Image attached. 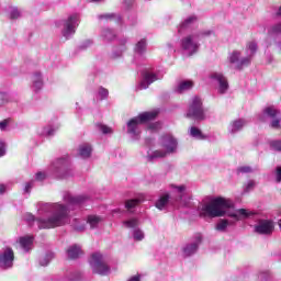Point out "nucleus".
<instances>
[{"label":"nucleus","mask_w":281,"mask_h":281,"mask_svg":"<svg viewBox=\"0 0 281 281\" xmlns=\"http://www.w3.org/2000/svg\"><path fill=\"white\" fill-rule=\"evenodd\" d=\"M66 204L60 202H40L37 203V214L40 216H47L46 218H36L32 213H25L23 220L27 225L33 226L37 223L40 229H56V227H63L69 223L71 211L82 207L89 198L85 195H71L66 192L63 195Z\"/></svg>","instance_id":"nucleus-1"},{"label":"nucleus","mask_w":281,"mask_h":281,"mask_svg":"<svg viewBox=\"0 0 281 281\" xmlns=\"http://www.w3.org/2000/svg\"><path fill=\"white\" fill-rule=\"evenodd\" d=\"M198 212L201 218H218L228 216L231 220H220L215 225L216 232L225 233L229 225H235L238 221H245L251 216V212L247 209H234V203L224 198H216L210 203L198 206Z\"/></svg>","instance_id":"nucleus-2"},{"label":"nucleus","mask_w":281,"mask_h":281,"mask_svg":"<svg viewBox=\"0 0 281 281\" xmlns=\"http://www.w3.org/2000/svg\"><path fill=\"white\" fill-rule=\"evenodd\" d=\"M170 188L173 190L175 195L171 198L168 193L161 195L155 204L157 210H166L169 203H176L178 207H188L190 205V195H188L186 186L171 184Z\"/></svg>","instance_id":"nucleus-3"},{"label":"nucleus","mask_w":281,"mask_h":281,"mask_svg":"<svg viewBox=\"0 0 281 281\" xmlns=\"http://www.w3.org/2000/svg\"><path fill=\"white\" fill-rule=\"evenodd\" d=\"M258 52V43L256 41H250L246 44L245 54L243 57L240 50H233L228 54V63L235 66V69L239 71L245 69V67H249L251 65V60H254V56H256Z\"/></svg>","instance_id":"nucleus-4"},{"label":"nucleus","mask_w":281,"mask_h":281,"mask_svg":"<svg viewBox=\"0 0 281 281\" xmlns=\"http://www.w3.org/2000/svg\"><path fill=\"white\" fill-rule=\"evenodd\" d=\"M212 34H214L212 30L192 32L181 38L180 47L188 56H194L201 47L200 41L206 38V36H212Z\"/></svg>","instance_id":"nucleus-5"},{"label":"nucleus","mask_w":281,"mask_h":281,"mask_svg":"<svg viewBox=\"0 0 281 281\" xmlns=\"http://www.w3.org/2000/svg\"><path fill=\"white\" fill-rule=\"evenodd\" d=\"M157 115H159V111L154 110L149 112H143L131 119L126 124L127 135H130L132 139H139V135H142V124L151 122V120H155Z\"/></svg>","instance_id":"nucleus-6"},{"label":"nucleus","mask_w":281,"mask_h":281,"mask_svg":"<svg viewBox=\"0 0 281 281\" xmlns=\"http://www.w3.org/2000/svg\"><path fill=\"white\" fill-rule=\"evenodd\" d=\"M160 146L165 148V150H156L148 155V161L162 159V157H166L167 155H175V153H177V148H179V142L175 136H172V134H165L160 137Z\"/></svg>","instance_id":"nucleus-7"},{"label":"nucleus","mask_w":281,"mask_h":281,"mask_svg":"<svg viewBox=\"0 0 281 281\" xmlns=\"http://www.w3.org/2000/svg\"><path fill=\"white\" fill-rule=\"evenodd\" d=\"M80 25V15L78 13L70 14L67 19L59 20L56 22V27L61 30V35L66 41H69L74 34H76V30Z\"/></svg>","instance_id":"nucleus-8"},{"label":"nucleus","mask_w":281,"mask_h":281,"mask_svg":"<svg viewBox=\"0 0 281 281\" xmlns=\"http://www.w3.org/2000/svg\"><path fill=\"white\" fill-rule=\"evenodd\" d=\"M257 119L259 120V122H267L268 120H271L270 128H280V110L276 109V106L273 105L265 108L262 112L257 115Z\"/></svg>","instance_id":"nucleus-9"},{"label":"nucleus","mask_w":281,"mask_h":281,"mask_svg":"<svg viewBox=\"0 0 281 281\" xmlns=\"http://www.w3.org/2000/svg\"><path fill=\"white\" fill-rule=\"evenodd\" d=\"M71 160L69 157L59 158L55 162H53L52 170L53 175L57 177V179H67V177L71 176Z\"/></svg>","instance_id":"nucleus-10"},{"label":"nucleus","mask_w":281,"mask_h":281,"mask_svg":"<svg viewBox=\"0 0 281 281\" xmlns=\"http://www.w3.org/2000/svg\"><path fill=\"white\" fill-rule=\"evenodd\" d=\"M89 262L93 273H98L99 276H108V273L111 271V268H109V265H106L104 257L100 252L92 254Z\"/></svg>","instance_id":"nucleus-11"},{"label":"nucleus","mask_w":281,"mask_h":281,"mask_svg":"<svg viewBox=\"0 0 281 281\" xmlns=\"http://www.w3.org/2000/svg\"><path fill=\"white\" fill-rule=\"evenodd\" d=\"M187 117L192 120H205V112H203V102L199 97H194L189 105Z\"/></svg>","instance_id":"nucleus-12"},{"label":"nucleus","mask_w":281,"mask_h":281,"mask_svg":"<svg viewBox=\"0 0 281 281\" xmlns=\"http://www.w3.org/2000/svg\"><path fill=\"white\" fill-rule=\"evenodd\" d=\"M142 74V80L139 82V89H148L153 82H157V80H161L164 76L153 71V68H144Z\"/></svg>","instance_id":"nucleus-13"},{"label":"nucleus","mask_w":281,"mask_h":281,"mask_svg":"<svg viewBox=\"0 0 281 281\" xmlns=\"http://www.w3.org/2000/svg\"><path fill=\"white\" fill-rule=\"evenodd\" d=\"M123 227H126V229H133L132 236L134 240L142 241L145 238L144 231L139 228V218L132 217L130 220L123 221Z\"/></svg>","instance_id":"nucleus-14"},{"label":"nucleus","mask_w":281,"mask_h":281,"mask_svg":"<svg viewBox=\"0 0 281 281\" xmlns=\"http://www.w3.org/2000/svg\"><path fill=\"white\" fill-rule=\"evenodd\" d=\"M14 267V250L4 247L0 250V269L8 270Z\"/></svg>","instance_id":"nucleus-15"},{"label":"nucleus","mask_w":281,"mask_h":281,"mask_svg":"<svg viewBox=\"0 0 281 281\" xmlns=\"http://www.w3.org/2000/svg\"><path fill=\"white\" fill-rule=\"evenodd\" d=\"M210 79L214 85H217V92L223 95L227 93L229 89V82L227 81V77L223 75V72H211Z\"/></svg>","instance_id":"nucleus-16"},{"label":"nucleus","mask_w":281,"mask_h":281,"mask_svg":"<svg viewBox=\"0 0 281 281\" xmlns=\"http://www.w3.org/2000/svg\"><path fill=\"white\" fill-rule=\"evenodd\" d=\"M273 229H276V224L271 220H260L255 226V232L261 236L273 234Z\"/></svg>","instance_id":"nucleus-17"},{"label":"nucleus","mask_w":281,"mask_h":281,"mask_svg":"<svg viewBox=\"0 0 281 281\" xmlns=\"http://www.w3.org/2000/svg\"><path fill=\"white\" fill-rule=\"evenodd\" d=\"M195 23H199V18L195 14L187 16L178 26V33L186 34V32H190Z\"/></svg>","instance_id":"nucleus-18"},{"label":"nucleus","mask_w":281,"mask_h":281,"mask_svg":"<svg viewBox=\"0 0 281 281\" xmlns=\"http://www.w3.org/2000/svg\"><path fill=\"white\" fill-rule=\"evenodd\" d=\"M147 53H148V40L140 38L134 45V56L135 58H144V56H146Z\"/></svg>","instance_id":"nucleus-19"},{"label":"nucleus","mask_w":281,"mask_h":281,"mask_svg":"<svg viewBox=\"0 0 281 281\" xmlns=\"http://www.w3.org/2000/svg\"><path fill=\"white\" fill-rule=\"evenodd\" d=\"M43 74H41V71H35L32 74L31 76V89L32 91H34L35 93H38V91H41V89H43Z\"/></svg>","instance_id":"nucleus-20"},{"label":"nucleus","mask_w":281,"mask_h":281,"mask_svg":"<svg viewBox=\"0 0 281 281\" xmlns=\"http://www.w3.org/2000/svg\"><path fill=\"white\" fill-rule=\"evenodd\" d=\"M18 243L21 249L27 254V251H32V247H34V237L30 235L22 236L19 238Z\"/></svg>","instance_id":"nucleus-21"},{"label":"nucleus","mask_w":281,"mask_h":281,"mask_svg":"<svg viewBox=\"0 0 281 281\" xmlns=\"http://www.w3.org/2000/svg\"><path fill=\"white\" fill-rule=\"evenodd\" d=\"M246 124L247 121H245V119L235 120L229 124L228 132L231 135H236V133H240V131H243Z\"/></svg>","instance_id":"nucleus-22"},{"label":"nucleus","mask_w":281,"mask_h":281,"mask_svg":"<svg viewBox=\"0 0 281 281\" xmlns=\"http://www.w3.org/2000/svg\"><path fill=\"white\" fill-rule=\"evenodd\" d=\"M126 43H128L127 37H123L119 41V46L112 52V58H122V55L126 52Z\"/></svg>","instance_id":"nucleus-23"},{"label":"nucleus","mask_w":281,"mask_h":281,"mask_svg":"<svg viewBox=\"0 0 281 281\" xmlns=\"http://www.w3.org/2000/svg\"><path fill=\"white\" fill-rule=\"evenodd\" d=\"M194 87V81L192 80H183L178 83L175 91L176 93H186V91H190Z\"/></svg>","instance_id":"nucleus-24"},{"label":"nucleus","mask_w":281,"mask_h":281,"mask_svg":"<svg viewBox=\"0 0 281 281\" xmlns=\"http://www.w3.org/2000/svg\"><path fill=\"white\" fill-rule=\"evenodd\" d=\"M81 254H82V248H80V246H78L76 244L68 247V249H67V257L70 260H76L77 258H80Z\"/></svg>","instance_id":"nucleus-25"},{"label":"nucleus","mask_w":281,"mask_h":281,"mask_svg":"<svg viewBox=\"0 0 281 281\" xmlns=\"http://www.w3.org/2000/svg\"><path fill=\"white\" fill-rule=\"evenodd\" d=\"M93 153V148L89 144H82L78 148V155L81 159H89Z\"/></svg>","instance_id":"nucleus-26"},{"label":"nucleus","mask_w":281,"mask_h":281,"mask_svg":"<svg viewBox=\"0 0 281 281\" xmlns=\"http://www.w3.org/2000/svg\"><path fill=\"white\" fill-rule=\"evenodd\" d=\"M200 243H201V239H198L196 241H193L184 246L183 248L184 256H193V254H196Z\"/></svg>","instance_id":"nucleus-27"},{"label":"nucleus","mask_w":281,"mask_h":281,"mask_svg":"<svg viewBox=\"0 0 281 281\" xmlns=\"http://www.w3.org/2000/svg\"><path fill=\"white\" fill-rule=\"evenodd\" d=\"M86 223L90 226V229H98V226L102 223V217L98 215H88Z\"/></svg>","instance_id":"nucleus-28"},{"label":"nucleus","mask_w":281,"mask_h":281,"mask_svg":"<svg viewBox=\"0 0 281 281\" xmlns=\"http://www.w3.org/2000/svg\"><path fill=\"white\" fill-rule=\"evenodd\" d=\"M144 201H146V199L144 198L143 194H140L136 199L127 200L125 202V207L126 210H134V207H137L139 203H144Z\"/></svg>","instance_id":"nucleus-29"},{"label":"nucleus","mask_w":281,"mask_h":281,"mask_svg":"<svg viewBox=\"0 0 281 281\" xmlns=\"http://www.w3.org/2000/svg\"><path fill=\"white\" fill-rule=\"evenodd\" d=\"M99 21H116L120 23L122 16L117 13H103L98 15Z\"/></svg>","instance_id":"nucleus-30"},{"label":"nucleus","mask_w":281,"mask_h":281,"mask_svg":"<svg viewBox=\"0 0 281 281\" xmlns=\"http://www.w3.org/2000/svg\"><path fill=\"white\" fill-rule=\"evenodd\" d=\"M116 36L117 35L115 34V31L111 29H103L101 31V38H103V41H105L106 43H110V41H115Z\"/></svg>","instance_id":"nucleus-31"},{"label":"nucleus","mask_w":281,"mask_h":281,"mask_svg":"<svg viewBox=\"0 0 281 281\" xmlns=\"http://www.w3.org/2000/svg\"><path fill=\"white\" fill-rule=\"evenodd\" d=\"M71 227L72 229H75V232H85L86 229L85 220L74 218L71 222Z\"/></svg>","instance_id":"nucleus-32"},{"label":"nucleus","mask_w":281,"mask_h":281,"mask_svg":"<svg viewBox=\"0 0 281 281\" xmlns=\"http://www.w3.org/2000/svg\"><path fill=\"white\" fill-rule=\"evenodd\" d=\"M52 260H54V252H46L44 256L40 258V265L41 267H47V265H49Z\"/></svg>","instance_id":"nucleus-33"},{"label":"nucleus","mask_w":281,"mask_h":281,"mask_svg":"<svg viewBox=\"0 0 281 281\" xmlns=\"http://www.w3.org/2000/svg\"><path fill=\"white\" fill-rule=\"evenodd\" d=\"M55 133L56 127L48 125L42 130L41 135H43L44 137H54Z\"/></svg>","instance_id":"nucleus-34"},{"label":"nucleus","mask_w":281,"mask_h":281,"mask_svg":"<svg viewBox=\"0 0 281 281\" xmlns=\"http://www.w3.org/2000/svg\"><path fill=\"white\" fill-rule=\"evenodd\" d=\"M189 133L190 136L194 137L195 139H205V136H203V132H201V130L195 126H192Z\"/></svg>","instance_id":"nucleus-35"},{"label":"nucleus","mask_w":281,"mask_h":281,"mask_svg":"<svg viewBox=\"0 0 281 281\" xmlns=\"http://www.w3.org/2000/svg\"><path fill=\"white\" fill-rule=\"evenodd\" d=\"M270 150L273 153H281V139H273L269 142Z\"/></svg>","instance_id":"nucleus-36"},{"label":"nucleus","mask_w":281,"mask_h":281,"mask_svg":"<svg viewBox=\"0 0 281 281\" xmlns=\"http://www.w3.org/2000/svg\"><path fill=\"white\" fill-rule=\"evenodd\" d=\"M251 172H254V168L250 166H241L237 168V175H249Z\"/></svg>","instance_id":"nucleus-37"},{"label":"nucleus","mask_w":281,"mask_h":281,"mask_svg":"<svg viewBox=\"0 0 281 281\" xmlns=\"http://www.w3.org/2000/svg\"><path fill=\"white\" fill-rule=\"evenodd\" d=\"M9 14H10V19L15 20L21 16V11H19V8L16 7H11Z\"/></svg>","instance_id":"nucleus-38"},{"label":"nucleus","mask_w":281,"mask_h":281,"mask_svg":"<svg viewBox=\"0 0 281 281\" xmlns=\"http://www.w3.org/2000/svg\"><path fill=\"white\" fill-rule=\"evenodd\" d=\"M89 47H93V41L85 40L79 46L78 49L85 52V49H89Z\"/></svg>","instance_id":"nucleus-39"},{"label":"nucleus","mask_w":281,"mask_h":281,"mask_svg":"<svg viewBox=\"0 0 281 281\" xmlns=\"http://www.w3.org/2000/svg\"><path fill=\"white\" fill-rule=\"evenodd\" d=\"M98 128L101 131V133H103V135H111V133H113V128L104 124H98Z\"/></svg>","instance_id":"nucleus-40"},{"label":"nucleus","mask_w":281,"mask_h":281,"mask_svg":"<svg viewBox=\"0 0 281 281\" xmlns=\"http://www.w3.org/2000/svg\"><path fill=\"white\" fill-rule=\"evenodd\" d=\"M98 94H99V98H101V100H106L109 98V90H106L103 87H100L98 90Z\"/></svg>","instance_id":"nucleus-41"},{"label":"nucleus","mask_w":281,"mask_h":281,"mask_svg":"<svg viewBox=\"0 0 281 281\" xmlns=\"http://www.w3.org/2000/svg\"><path fill=\"white\" fill-rule=\"evenodd\" d=\"M32 188H34V180H31L24 184V194H30V192H32Z\"/></svg>","instance_id":"nucleus-42"},{"label":"nucleus","mask_w":281,"mask_h":281,"mask_svg":"<svg viewBox=\"0 0 281 281\" xmlns=\"http://www.w3.org/2000/svg\"><path fill=\"white\" fill-rule=\"evenodd\" d=\"M254 188H256V181L249 180L244 189V192H251V190H254Z\"/></svg>","instance_id":"nucleus-43"},{"label":"nucleus","mask_w":281,"mask_h":281,"mask_svg":"<svg viewBox=\"0 0 281 281\" xmlns=\"http://www.w3.org/2000/svg\"><path fill=\"white\" fill-rule=\"evenodd\" d=\"M80 280L79 273H70L68 277L64 279V281H77Z\"/></svg>","instance_id":"nucleus-44"},{"label":"nucleus","mask_w":281,"mask_h":281,"mask_svg":"<svg viewBox=\"0 0 281 281\" xmlns=\"http://www.w3.org/2000/svg\"><path fill=\"white\" fill-rule=\"evenodd\" d=\"M276 182L281 183V166H278L274 170Z\"/></svg>","instance_id":"nucleus-45"},{"label":"nucleus","mask_w":281,"mask_h":281,"mask_svg":"<svg viewBox=\"0 0 281 281\" xmlns=\"http://www.w3.org/2000/svg\"><path fill=\"white\" fill-rule=\"evenodd\" d=\"M45 179H47V173L43 172V171H38L35 175V180L36 181H45Z\"/></svg>","instance_id":"nucleus-46"},{"label":"nucleus","mask_w":281,"mask_h":281,"mask_svg":"<svg viewBox=\"0 0 281 281\" xmlns=\"http://www.w3.org/2000/svg\"><path fill=\"white\" fill-rule=\"evenodd\" d=\"M274 48L278 52V54H281V38H274L273 40Z\"/></svg>","instance_id":"nucleus-47"},{"label":"nucleus","mask_w":281,"mask_h":281,"mask_svg":"<svg viewBox=\"0 0 281 281\" xmlns=\"http://www.w3.org/2000/svg\"><path fill=\"white\" fill-rule=\"evenodd\" d=\"M8 102V94L5 92H0V106H3Z\"/></svg>","instance_id":"nucleus-48"},{"label":"nucleus","mask_w":281,"mask_h":281,"mask_svg":"<svg viewBox=\"0 0 281 281\" xmlns=\"http://www.w3.org/2000/svg\"><path fill=\"white\" fill-rule=\"evenodd\" d=\"M149 131H159V128H161V123L159 122H156V123H153L148 126Z\"/></svg>","instance_id":"nucleus-49"},{"label":"nucleus","mask_w":281,"mask_h":281,"mask_svg":"<svg viewBox=\"0 0 281 281\" xmlns=\"http://www.w3.org/2000/svg\"><path fill=\"white\" fill-rule=\"evenodd\" d=\"M123 4L128 10L132 5L135 4V0H123Z\"/></svg>","instance_id":"nucleus-50"},{"label":"nucleus","mask_w":281,"mask_h":281,"mask_svg":"<svg viewBox=\"0 0 281 281\" xmlns=\"http://www.w3.org/2000/svg\"><path fill=\"white\" fill-rule=\"evenodd\" d=\"M5 155V143L3 140H0V157H3Z\"/></svg>","instance_id":"nucleus-51"},{"label":"nucleus","mask_w":281,"mask_h":281,"mask_svg":"<svg viewBox=\"0 0 281 281\" xmlns=\"http://www.w3.org/2000/svg\"><path fill=\"white\" fill-rule=\"evenodd\" d=\"M266 60L268 65H271V63H273V55L266 54Z\"/></svg>","instance_id":"nucleus-52"},{"label":"nucleus","mask_w":281,"mask_h":281,"mask_svg":"<svg viewBox=\"0 0 281 281\" xmlns=\"http://www.w3.org/2000/svg\"><path fill=\"white\" fill-rule=\"evenodd\" d=\"M8 128V121H1L0 122V131H5Z\"/></svg>","instance_id":"nucleus-53"},{"label":"nucleus","mask_w":281,"mask_h":281,"mask_svg":"<svg viewBox=\"0 0 281 281\" xmlns=\"http://www.w3.org/2000/svg\"><path fill=\"white\" fill-rule=\"evenodd\" d=\"M7 191H8V186L0 184V194H5Z\"/></svg>","instance_id":"nucleus-54"},{"label":"nucleus","mask_w":281,"mask_h":281,"mask_svg":"<svg viewBox=\"0 0 281 281\" xmlns=\"http://www.w3.org/2000/svg\"><path fill=\"white\" fill-rule=\"evenodd\" d=\"M128 281H139V276H134Z\"/></svg>","instance_id":"nucleus-55"},{"label":"nucleus","mask_w":281,"mask_h":281,"mask_svg":"<svg viewBox=\"0 0 281 281\" xmlns=\"http://www.w3.org/2000/svg\"><path fill=\"white\" fill-rule=\"evenodd\" d=\"M92 3H102L104 0H90Z\"/></svg>","instance_id":"nucleus-56"},{"label":"nucleus","mask_w":281,"mask_h":281,"mask_svg":"<svg viewBox=\"0 0 281 281\" xmlns=\"http://www.w3.org/2000/svg\"><path fill=\"white\" fill-rule=\"evenodd\" d=\"M277 16H281V7L279 8V11L277 12Z\"/></svg>","instance_id":"nucleus-57"},{"label":"nucleus","mask_w":281,"mask_h":281,"mask_svg":"<svg viewBox=\"0 0 281 281\" xmlns=\"http://www.w3.org/2000/svg\"><path fill=\"white\" fill-rule=\"evenodd\" d=\"M259 278L262 280V278H265V274H260Z\"/></svg>","instance_id":"nucleus-58"}]
</instances>
